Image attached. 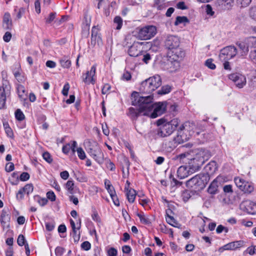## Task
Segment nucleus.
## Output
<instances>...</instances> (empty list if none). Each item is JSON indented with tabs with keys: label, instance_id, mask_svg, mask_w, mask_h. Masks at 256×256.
Segmentation results:
<instances>
[{
	"label": "nucleus",
	"instance_id": "f03ea898",
	"mask_svg": "<svg viewBox=\"0 0 256 256\" xmlns=\"http://www.w3.org/2000/svg\"><path fill=\"white\" fill-rule=\"evenodd\" d=\"M192 158H188V166L190 172H196L198 170L204 162L210 157L209 152L203 148H197L191 152Z\"/></svg>",
	"mask_w": 256,
	"mask_h": 256
},
{
	"label": "nucleus",
	"instance_id": "c03bdc74",
	"mask_svg": "<svg viewBox=\"0 0 256 256\" xmlns=\"http://www.w3.org/2000/svg\"><path fill=\"white\" fill-rule=\"evenodd\" d=\"M114 22L117 24V26L116 28L117 30H120L121 28L122 24V20L120 16H116L114 18Z\"/></svg>",
	"mask_w": 256,
	"mask_h": 256
},
{
	"label": "nucleus",
	"instance_id": "e433bc0d",
	"mask_svg": "<svg viewBox=\"0 0 256 256\" xmlns=\"http://www.w3.org/2000/svg\"><path fill=\"white\" fill-rule=\"evenodd\" d=\"M253 186L246 182V183H244V185L241 190L245 193H250L253 191Z\"/></svg>",
	"mask_w": 256,
	"mask_h": 256
},
{
	"label": "nucleus",
	"instance_id": "de8ad7c7",
	"mask_svg": "<svg viewBox=\"0 0 256 256\" xmlns=\"http://www.w3.org/2000/svg\"><path fill=\"white\" fill-rule=\"evenodd\" d=\"M78 158L81 160H84L86 158V154L82 148H78L76 150Z\"/></svg>",
	"mask_w": 256,
	"mask_h": 256
},
{
	"label": "nucleus",
	"instance_id": "f257e3e1",
	"mask_svg": "<svg viewBox=\"0 0 256 256\" xmlns=\"http://www.w3.org/2000/svg\"><path fill=\"white\" fill-rule=\"evenodd\" d=\"M150 96H140L138 92H134L132 94V104L133 106H138V109L130 108L128 115L132 119L136 120L140 116H147L148 112L146 108H150V105L149 102L151 100Z\"/></svg>",
	"mask_w": 256,
	"mask_h": 256
},
{
	"label": "nucleus",
	"instance_id": "bb28decb",
	"mask_svg": "<svg viewBox=\"0 0 256 256\" xmlns=\"http://www.w3.org/2000/svg\"><path fill=\"white\" fill-rule=\"evenodd\" d=\"M10 220V216L9 214H8L6 210H2L1 215L0 221L2 225L3 226H5L7 222H8Z\"/></svg>",
	"mask_w": 256,
	"mask_h": 256
},
{
	"label": "nucleus",
	"instance_id": "6e6d98bb",
	"mask_svg": "<svg viewBox=\"0 0 256 256\" xmlns=\"http://www.w3.org/2000/svg\"><path fill=\"white\" fill-rule=\"evenodd\" d=\"M81 248L84 250H90L91 248V244L88 242L85 241L81 244Z\"/></svg>",
	"mask_w": 256,
	"mask_h": 256
},
{
	"label": "nucleus",
	"instance_id": "393cba45",
	"mask_svg": "<svg viewBox=\"0 0 256 256\" xmlns=\"http://www.w3.org/2000/svg\"><path fill=\"white\" fill-rule=\"evenodd\" d=\"M76 141H73L72 144L70 145V144H66L65 146H64L62 148V152L66 154H67L69 152L70 150H72L73 152H76L75 148L76 146Z\"/></svg>",
	"mask_w": 256,
	"mask_h": 256
},
{
	"label": "nucleus",
	"instance_id": "49530a36",
	"mask_svg": "<svg viewBox=\"0 0 256 256\" xmlns=\"http://www.w3.org/2000/svg\"><path fill=\"white\" fill-rule=\"evenodd\" d=\"M42 157L48 163H51L52 162V158L50 154L47 152L43 153Z\"/></svg>",
	"mask_w": 256,
	"mask_h": 256
},
{
	"label": "nucleus",
	"instance_id": "72a5a7b5",
	"mask_svg": "<svg viewBox=\"0 0 256 256\" xmlns=\"http://www.w3.org/2000/svg\"><path fill=\"white\" fill-rule=\"evenodd\" d=\"M14 76L17 80L20 83H23L26 80V78L24 76L21 74L19 71L14 72Z\"/></svg>",
	"mask_w": 256,
	"mask_h": 256
},
{
	"label": "nucleus",
	"instance_id": "ea45409f",
	"mask_svg": "<svg viewBox=\"0 0 256 256\" xmlns=\"http://www.w3.org/2000/svg\"><path fill=\"white\" fill-rule=\"evenodd\" d=\"M170 87L169 86H162L160 90L158 92L159 94H168L170 92Z\"/></svg>",
	"mask_w": 256,
	"mask_h": 256
},
{
	"label": "nucleus",
	"instance_id": "412c9836",
	"mask_svg": "<svg viewBox=\"0 0 256 256\" xmlns=\"http://www.w3.org/2000/svg\"><path fill=\"white\" fill-rule=\"evenodd\" d=\"M234 0H218L217 4L223 10H230L233 6Z\"/></svg>",
	"mask_w": 256,
	"mask_h": 256
},
{
	"label": "nucleus",
	"instance_id": "8fccbe9b",
	"mask_svg": "<svg viewBox=\"0 0 256 256\" xmlns=\"http://www.w3.org/2000/svg\"><path fill=\"white\" fill-rule=\"evenodd\" d=\"M190 155V153H189L188 152H184V153H182L181 154H180L178 156H176V160H183L188 157V156Z\"/></svg>",
	"mask_w": 256,
	"mask_h": 256
},
{
	"label": "nucleus",
	"instance_id": "5701e85b",
	"mask_svg": "<svg viewBox=\"0 0 256 256\" xmlns=\"http://www.w3.org/2000/svg\"><path fill=\"white\" fill-rule=\"evenodd\" d=\"M140 90L143 94H150L154 91L146 80L143 81L141 83L140 86Z\"/></svg>",
	"mask_w": 256,
	"mask_h": 256
},
{
	"label": "nucleus",
	"instance_id": "a19ab883",
	"mask_svg": "<svg viewBox=\"0 0 256 256\" xmlns=\"http://www.w3.org/2000/svg\"><path fill=\"white\" fill-rule=\"evenodd\" d=\"M15 116L16 120L20 121L24 120L25 118L24 114L20 109H18L16 111Z\"/></svg>",
	"mask_w": 256,
	"mask_h": 256
},
{
	"label": "nucleus",
	"instance_id": "39448f33",
	"mask_svg": "<svg viewBox=\"0 0 256 256\" xmlns=\"http://www.w3.org/2000/svg\"><path fill=\"white\" fill-rule=\"evenodd\" d=\"M156 28L148 25L142 28H138L134 31V36L140 40H148L154 37L156 34Z\"/></svg>",
	"mask_w": 256,
	"mask_h": 256
},
{
	"label": "nucleus",
	"instance_id": "dca6fc26",
	"mask_svg": "<svg viewBox=\"0 0 256 256\" xmlns=\"http://www.w3.org/2000/svg\"><path fill=\"white\" fill-rule=\"evenodd\" d=\"M171 50L169 53L170 58L175 62L180 61L184 56V52L178 47Z\"/></svg>",
	"mask_w": 256,
	"mask_h": 256
},
{
	"label": "nucleus",
	"instance_id": "6e6552de",
	"mask_svg": "<svg viewBox=\"0 0 256 256\" xmlns=\"http://www.w3.org/2000/svg\"><path fill=\"white\" fill-rule=\"evenodd\" d=\"M3 76V74H2ZM11 86L6 78L2 76V86H0V108H4L6 100L10 96Z\"/></svg>",
	"mask_w": 256,
	"mask_h": 256
},
{
	"label": "nucleus",
	"instance_id": "2f4dec72",
	"mask_svg": "<svg viewBox=\"0 0 256 256\" xmlns=\"http://www.w3.org/2000/svg\"><path fill=\"white\" fill-rule=\"evenodd\" d=\"M188 22L189 20L186 16H178L176 18V20L174 22V25L178 26L180 24Z\"/></svg>",
	"mask_w": 256,
	"mask_h": 256
},
{
	"label": "nucleus",
	"instance_id": "2eb2a0df",
	"mask_svg": "<svg viewBox=\"0 0 256 256\" xmlns=\"http://www.w3.org/2000/svg\"><path fill=\"white\" fill-rule=\"evenodd\" d=\"M96 70V66L94 65L92 66L90 71H88L84 74H83V82L86 84H90V83L94 84L95 80L94 78V76L95 75Z\"/></svg>",
	"mask_w": 256,
	"mask_h": 256
},
{
	"label": "nucleus",
	"instance_id": "3c124183",
	"mask_svg": "<svg viewBox=\"0 0 256 256\" xmlns=\"http://www.w3.org/2000/svg\"><path fill=\"white\" fill-rule=\"evenodd\" d=\"M26 194L22 188H20L18 192L16 195V199L18 200H20L23 199L24 197V194Z\"/></svg>",
	"mask_w": 256,
	"mask_h": 256
},
{
	"label": "nucleus",
	"instance_id": "0e129e2a",
	"mask_svg": "<svg viewBox=\"0 0 256 256\" xmlns=\"http://www.w3.org/2000/svg\"><path fill=\"white\" fill-rule=\"evenodd\" d=\"M110 197L112 200L114 204L116 206H118L120 205V202L116 192L114 194H111Z\"/></svg>",
	"mask_w": 256,
	"mask_h": 256
},
{
	"label": "nucleus",
	"instance_id": "6ab92c4d",
	"mask_svg": "<svg viewBox=\"0 0 256 256\" xmlns=\"http://www.w3.org/2000/svg\"><path fill=\"white\" fill-rule=\"evenodd\" d=\"M194 173L190 172V169L184 166H180L177 170L178 176L180 179L184 178L190 174Z\"/></svg>",
	"mask_w": 256,
	"mask_h": 256
},
{
	"label": "nucleus",
	"instance_id": "13d9d810",
	"mask_svg": "<svg viewBox=\"0 0 256 256\" xmlns=\"http://www.w3.org/2000/svg\"><path fill=\"white\" fill-rule=\"evenodd\" d=\"M250 18L256 21V7L252 8L250 9Z\"/></svg>",
	"mask_w": 256,
	"mask_h": 256
},
{
	"label": "nucleus",
	"instance_id": "4468645a",
	"mask_svg": "<svg viewBox=\"0 0 256 256\" xmlns=\"http://www.w3.org/2000/svg\"><path fill=\"white\" fill-rule=\"evenodd\" d=\"M143 42H134L128 49V53L131 56L136 57L142 52V46Z\"/></svg>",
	"mask_w": 256,
	"mask_h": 256
},
{
	"label": "nucleus",
	"instance_id": "c85d7f7f",
	"mask_svg": "<svg viewBox=\"0 0 256 256\" xmlns=\"http://www.w3.org/2000/svg\"><path fill=\"white\" fill-rule=\"evenodd\" d=\"M217 168L216 163L214 161L210 162L206 167V170L211 174L217 170Z\"/></svg>",
	"mask_w": 256,
	"mask_h": 256
},
{
	"label": "nucleus",
	"instance_id": "a211bd4d",
	"mask_svg": "<svg viewBox=\"0 0 256 256\" xmlns=\"http://www.w3.org/2000/svg\"><path fill=\"white\" fill-rule=\"evenodd\" d=\"M236 44L238 46L240 50V52H238V56L240 58H244L246 56L249 51V46L247 45L246 42H237Z\"/></svg>",
	"mask_w": 256,
	"mask_h": 256
},
{
	"label": "nucleus",
	"instance_id": "680f3d73",
	"mask_svg": "<svg viewBox=\"0 0 256 256\" xmlns=\"http://www.w3.org/2000/svg\"><path fill=\"white\" fill-rule=\"evenodd\" d=\"M20 180L22 181H26L30 178V174L26 172H23L20 176Z\"/></svg>",
	"mask_w": 256,
	"mask_h": 256
},
{
	"label": "nucleus",
	"instance_id": "774afa93",
	"mask_svg": "<svg viewBox=\"0 0 256 256\" xmlns=\"http://www.w3.org/2000/svg\"><path fill=\"white\" fill-rule=\"evenodd\" d=\"M108 256H116L117 250L114 248H112L108 251Z\"/></svg>",
	"mask_w": 256,
	"mask_h": 256
},
{
	"label": "nucleus",
	"instance_id": "1a4fd4ad",
	"mask_svg": "<svg viewBox=\"0 0 256 256\" xmlns=\"http://www.w3.org/2000/svg\"><path fill=\"white\" fill-rule=\"evenodd\" d=\"M86 150L89 154L98 164L102 162L103 154L96 142H89Z\"/></svg>",
	"mask_w": 256,
	"mask_h": 256
},
{
	"label": "nucleus",
	"instance_id": "4d7b16f0",
	"mask_svg": "<svg viewBox=\"0 0 256 256\" xmlns=\"http://www.w3.org/2000/svg\"><path fill=\"white\" fill-rule=\"evenodd\" d=\"M14 164L12 162H8L6 166L5 170L7 172H10L14 170Z\"/></svg>",
	"mask_w": 256,
	"mask_h": 256
},
{
	"label": "nucleus",
	"instance_id": "9b49d317",
	"mask_svg": "<svg viewBox=\"0 0 256 256\" xmlns=\"http://www.w3.org/2000/svg\"><path fill=\"white\" fill-rule=\"evenodd\" d=\"M229 79L232 80L235 86L239 88H242L246 83V78L240 73H234L229 75Z\"/></svg>",
	"mask_w": 256,
	"mask_h": 256
},
{
	"label": "nucleus",
	"instance_id": "4be33fe9",
	"mask_svg": "<svg viewBox=\"0 0 256 256\" xmlns=\"http://www.w3.org/2000/svg\"><path fill=\"white\" fill-rule=\"evenodd\" d=\"M244 244V242L243 240H237L230 242L226 244L227 246L226 248H228V250H235L242 247Z\"/></svg>",
	"mask_w": 256,
	"mask_h": 256
},
{
	"label": "nucleus",
	"instance_id": "864d4df0",
	"mask_svg": "<svg viewBox=\"0 0 256 256\" xmlns=\"http://www.w3.org/2000/svg\"><path fill=\"white\" fill-rule=\"evenodd\" d=\"M106 167L112 171L114 170L116 168L114 164L109 160L106 161Z\"/></svg>",
	"mask_w": 256,
	"mask_h": 256
},
{
	"label": "nucleus",
	"instance_id": "69168bd1",
	"mask_svg": "<svg viewBox=\"0 0 256 256\" xmlns=\"http://www.w3.org/2000/svg\"><path fill=\"white\" fill-rule=\"evenodd\" d=\"M46 196L52 202H54L56 200V196L53 192H48L46 193Z\"/></svg>",
	"mask_w": 256,
	"mask_h": 256
},
{
	"label": "nucleus",
	"instance_id": "79ce46f5",
	"mask_svg": "<svg viewBox=\"0 0 256 256\" xmlns=\"http://www.w3.org/2000/svg\"><path fill=\"white\" fill-rule=\"evenodd\" d=\"M74 183L72 180H68L66 183V188L70 194H73Z\"/></svg>",
	"mask_w": 256,
	"mask_h": 256
},
{
	"label": "nucleus",
	"instance_id": "423d86ee",
	"mask_svg": "<svg viewBox=\"0 0 256 256\" xmlns=\"http://www.w3.org/2000/svg\"><path fill=\"white\" fill-rule=\"evenodd\" d=\"M208 176L204 174L196 175L186 182L188 188H193L196 190L203 189L208 182Z\"/></svg>",
	"mask_w": 256,
	"mask_h": 256
},
{
	"label": "nucleus",
	"instance_id": "7ed1b4c3",
	"mask_svg": "<svg viewBox=\"0 0 256 256\" xmlns=\"http://www.w3.org/2000/svg\"><path fill=\"white\" fill-rule=\"evenodd\" d=\"M179 124L178 120L174 118L170 122L161 118L157 121L158 126H160L158 134L160 136L165 137L170 135L176 129Z\"/></svg>",
	"mask_w": 256,
	"mask_h": 256
},
{
	"label": "nucleus",
	"instance_id": "aec40b11",
	"mask_svg": "<svg viewBox=\"0 0 256 256\" xmlns=\"http://www.w3.org/2000/svg\"><path fill=\"white\" fill-rule=\"evenodd\" d=\"M246 211L249 214H256V204L250 201H246L243 204Z\"/></svg>",
	"mask_w": 256,
	"mask_h": 256
},
{
	"label": "nucleus",
	"instance_id": "7c9ffc66",
	"mask_svg": "<svg viewBox=\"0 0 256 256\" xmlns=\"http://www.w3.org/2000/svg\"><path fill=\"white\" fill-rule=\"evenodd\" d=\"M246 44L249 48H256V37L250 36L246 39Z\"/></svg>",
	"mask_w": 256,
	"mask_h": 256
},
{
	"label": "nucleus",
	"instance_id": "bf43d9fd",
	"mask_svg": "<svg viewBox=\"0 0 256 256\" xmlns=\"http://www.w3.org/2000/svg\"><path fill=\"white\" fill-rule=\"evenodd\" d=\"M35 10L36 13L40 12V0H36L34 2Z\"/></svg>",
	"mask_w": 256,
	"mask_h": 256
},
{
	"label": "nucleus",
	"instance_id": "f8f14e48",
	"mask_svg": "<svg viewBox=\"0 0 256 256\" xmlns=\"http://www.w3.org/2000/svg\"><path fill=\"white\" fill-rule=\"evenodd\" d=\"M180 44V40L179 38L173 35L167 36L164 41L165 46L170 50H172L179 47Z\"/></svg>",
	"mask_w": 256,
	"mask_h": 256
},
{
	"label": "nucleus",
	"instance_id": "f3484780",
	"mask_svg": "<svg viewBox=\"0 0 256 256\" xmlns=\"http://www.w3.org/2000/svg\"><path fill=\"white\" fill-rule=\"evenodd\" d=\"M146 80L154 90H155L162 84L161 78L158 75H155L152 77H150L146 79Z\"/></svg>",
	"mask_w": 256,
	"mask_h": 256
},
{
	"label": "nucleus",
	"instance_id": "a878e982",
	"mask_svg": "<svg viewBox=\"0 0 256 256\" xmlns=\"http://www.w3.org/2000/svg\"><path fill=\"white\" fill-rule=\"evenodd\" d=\"M126 192V195L128 201L130 203L134 202L136 195V191L133 188H130Z\"/></svg>",
	"mask_w": 256,
	"mask_h": 256
},
{
	"label": "nucleus",
	"instance_id": "0eeeda50",
	"mask_svg": "<svg viewBox=\"0 0 256 256\" xmlns=\"http://www.w3.org/2000/svg\"><path fill=\"white\" fill-rule=\"evenodd\" d=\"M148 96L152 98L151 100L149 102L150 105V108H146V110L148 112V116L152 118H156L164 112L166 110V105L164 102H158L154 104H152L153 96L150 94Z\"/></svg>",
	"mask_w": 256,
	"mask_h": 256
},
{
	"label": "nucleus",
	"instance_id": "a18cd8bd",
	"mask_svg": "<svg viewBox=\"0 0 256 256\" xmlns=\"http://www.w3.org/2000/svg\"><path fill=\"white\" fill-rule=\"evenodd\" d=\"M17 90L19 96L22 98L25 92L24 86L22 84H18L17 86Z\"/></svg>",
	"mask_w": 256,
	"mask_h": 256
},
{
	"label": "nucleus",
	"instance_id": "cd10ccee",
	"mask_svg": "<svg viewBox=\"0 0 256 256\" xmlns=\"http://www.w3.org/2000/svg\"><path fill=\"white\" fill-rule=\"evenodd\" d=\"M25 242L26 240L24 236L22 234L19 235L17 240V243L20 246H22L24 245L26 253L28 254V252L30 253V250L28 244H25Z\"/></svg>",
	"mask_w": 256,
	"mask_h": 256
},
{
	"label": "nucleus",
	"instance_id": "b1692460",
	"mask_svg": "<svg viewBox=\"0 0 256 256\" xmlns=\"http://www.w3.org/2000/svg\"><path fill=\"white\" fill-rule=\"evenodd\" d=\"M178 144H180L178 143L177 141L174 140V138L172 141L166 142L164 144V148L166 150L170 152L176 148Z\"/></svg>",
	"mask_w": 256,
	"mask_h": 256
},
{
	"label": "nucleus",
	"instance_id": "58836bf2",
	"mask_svg": "<svg viewBox=\"0 0 256 256\" xmlns=\"http://www.w3.org/2000/svg\"><path fill=\"white\" fill-rule=\"evenodd\" d=\"M91 44L95 46L97 43L98 45L102 43V39L100 36H92L91 38Z\"/></svg>",
	"mask_w": 256,
	"mask_h": 256
},
{
	"label": "nucleus",
	"instance_id": "052dcab7",
	"mask_svg": "<svg viewBox=\"0 0 256 256\" xmlns=\"http://www.w3.org/2000/svg\"><path fill=\"white\" fill-rule=\"evenodd\" d=\"M206 14L210 16H212L214 12L212 10V6L210 4H207L206 6Z\"/></svg>",
	"mask_w": 256,
	"mask_h": 256
},
{
	"label": "nucleus",
	"instance_id": "473e14b6",
	"mask_svg": "<svg viewBox=\"0 0 256 256\" xmlns=\"http://www.w3.org/2000/svg\"><path fill=\"white\" fill-rule=\"evenodd\" d=\"M244 180L240 178H234V182L238 188L242 190L244 185V183H246Z\"/></svg>",
	"mask_w": 256,
	"mask_h": 256
},
{
	"label": "nucleus",
	"instance_id": "5fc2aeb1",
	"mask_svg": "<svg viewBox=\"0 0 256 256\" xmlns=\"http://www.w3.org/2000/svg\"><path fill=\"white\" fill-rule=\"evenodd\" d=\"M205 64L208 68L214 70L216 68V65L212 62V59H208L206 60Z\"/></svg>",
	"mask_w": 256,
	"mask_h": 256
},
{
	"label": "nucleus",
	"instance_id": "20e7f679",
	"mask_svg": "<svg viewBox=\"0 0 256 256\" xmlns=\"http://www.w3.org/2000/svg\"><path fill=\"white\" fill-rule=\"evenodd\" d=\"M195 125L194 123L186 122L178 128L174 140L182 144L189 140L194 132Z\"/></svg>",
	"mask_w": 256,
	"mask_h": 256
},
{
	"label": "nucleus",
	"instance_id": "ddd939ff",
	"mask_svg": "<svg viewBox=\"0 0 256 256\" xmlns=\"http://www.w3.org/2000/svg\"><path fill=\"white\" fill-rule=\"evenodd\" d=\"M224 178L222 176H220L216 178L210 184L208 188V192L211 194H215L218 193V188L219 184L224 182Z\"/></svg>",
	"mask_w": 256,
	"mask_h": 256
},
{
	"label": "nucleus",
	"instance_id": "c9c22d12",
	"mask_svg": "<svg viewBox=\"0 0 256 256\" xmlns=\"http://www.w3.org/2000/svg\"><path fill=\"white\" fill-rule=\"evenodd\" d=\"M60 62L61 66L64 68H68L71 65V62L66 57L62 58Z\"/></svg>",
	"mask_w": 256,
	"mask_h": 256
},
{
	"label": "nucleus",
	"instance_id": "338daca9",
	"mask_svg": "<svg viewBox=\"0 0 256 256\" xmlns=\"http://www.w3.org/2000/svg\"><path fill=\"white\" fill-rule=\"evenodd\" d=\"M250 58L254 63L256 64V50L250 52Z\"/></svg>",
	"mask_w": 256,
	"mask_h": 256
},
{
	"label": "nucleus",
	"instance_id": "37998d69",
	"mask_svg": "<svg viewBox=\"0 0 256 256\" xmlns=\"http://www.w3.org/2000/svg\"><path fill=\"white\" fill-rule=\"evenodd\" d=\"M25 193L28 195L33 191L34 187L32 184H26L24 188H22Z\"/></svg>",
	"mask_w": 256,
	"mask_h": 256
},
{
	"label": "nucleus",
	"instance_id": "4c0bfd02",
	"mask_svg": "<svg viewBox=\"0 0 256 256\" xmlns=\"http://www.w3.org/2000/svg\"><path fill=\"white\" fill-rule=\"evenodd\" d=\"M3 125L5 132L8 136L10 138L14 136V134L12 128L9 126L8 124V122H4Z\"/></svg>",
	"mask_w": 256,
	"mask_h": 256
},
{
	"label": "nucleus",
	"instance_id": "9d476101",
	"mask_svg": "<svg viewBox=\"0 0 256 256\" xmlns=\"http://www.w3.org/2000/svg\"><path fill=\"white\" fill-rule=\"evenodd\" d=\"M238 50L234 46H229L221 50L219 56L222 60H228L238 56Z\"/></svg>",
	"mask_w": 256,
	"mask_h": 256
},
{
	"label": "nucleus",
	"instance_id": "09e8293b",
	"mask_svg": "<svg viewBox=\"0 0 256 256\" xmlns=\"http://www.w3.org/2000/svg\"><path fill=\"white\" fill-rule=\"evenodd\" d=\"M252 0H237V2L240 4L241 7L244 8L248 6L251 2Z\"/></svg>",
	"mask_w": 256,
	"mask_h": 256
},
{
	"label": "nucleus",
	"instance_id": "603ef678",
	"mask_svg": "<svg viewBox=\"0 0 256 256\" xmlns=\"http://www.w3.org/2000/svg\"><path fill=\"white\" fill-rule=\"evenodd\" d=\"M166 220L170 224L173 226H176L175 224H176V222L172 216L168 215L166 218Z\"/></svg>",
	"mask_w": 256,
	"mask_h": 256
},
{
	"label": "nucleus",
	"instance_id": "f704fd0d",
	"mask_svg": "<svg viewBox=\"0 0 256 256\" xmlns=\"http://www.w3.org/2000/svg\"><path fill=\"white\" fill-rule=\"evenodd\" d=\"M71 235L73 238L74 242V243H78L80 238V230L72 231Z\"/></svg>",
	"mask_w": 256,
	"mask_h": 256
},
{
	"label": "nucleus",
	"instance_id": "e2e57ef3",
	"mask_svg": "<svg viewBox=\"0 0 256 256\" xmlns=\"http://www.w3.org/2000/svg\"><path fill=\"white\" fill-rule=\"evenodd\" d=\"M224 192L225 193H232V186L230 184L226 185L223 188Z\"/></svg>",
	"mask_w": 256,
	"mask_h": 256
},
{
	"label": "nucleus",
	"instance_id": "c756f323",
	"mask_svg": "<svg viewBox=\"0 0 256 256\" xmlns=\"http://www.w3.org/2000/svg\"><path fill=\"white\" fill-rule=\"evenodd\" d=\"M136 216L139 218L140 222L145 224H148L150 223V220L148 216H146L144 213L139 214L138 213Z\"/></svg>",
	"mask_w": 256,
	"mask_h": 256
}]
</instances>
